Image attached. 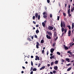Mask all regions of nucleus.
<instances>
[{"label": "nucleus", "instance_id": "obj_1", "mask_svg": "<svg viewBox=\"0 0 74 74\" xmlns=\"http://www.w3.org/2000/svg\"><path fill=\"white\" fill-rule=\"evenodd\" d=\"M61 27H63L64 28H65L66 27V25H65V24H64V22L61 21Z\"/></svg>", "mask_w": 74, "mask_h": 74}, {"label": "nucleus", "instance_id": "obj_2", "mask_svg": "<svg viewBox=\"0 0 74 74\" xmlns=\"http://www.w3.org/2000/svg\"><path fill=\"white\" fill-rule=\"evenodd\" d=\"M43 17L44 18H45V19H47V12H44L43 13Z\"/></svg>", "mask_w": 74, "mask_h": 74}, {"label": "nucleus", "instance_id": "obj_3", "mask_svg": "<svg viewBox=\"0 0 74 74\" xmlns=\"http://www.w3.org/2000/svg\"><path fill=\"white\" fill-rule=\"evenodd\" d=\"M61 30L62 32H64V33H66L67 32V29L66 28H64L62 27L61 28Z\"/></svg>", "mask_w": 74, "mask_h": 74}, {"label": "nucleus", "instance_id": "obj_4", "mask_svg": "<svg viewBox=\"0 0 74 74\" xmlns=\"http://www.w3.org/2000/svg\"><path fill=\"white\" fill-rule=\"evenodd\" d=\"M47 29L49 30H52L53 29V27L49 25Z\"/></svg>", "mask_w": 74, "mask_h": 74}, {"label": "nucleus", "instance_id": "obj_5", "mask_svg": "<svg viewBox=\"0 0 74 74\" xmlns=\"http://www.w3.org/2000/svg\"><path fill=\"white\" fill-rule=\"evenodd\" d=\"M36 58L35 59V60H40V58L38 56H36Z\"/></svg>", "mask_w": 74, "mask_h": 74}, {"label": "nucleus", "instance_id": "obj_6", "mask_svg": "<svg viewBox=\"0 0 74 74\" xmlns=\"http://www.w3.org/2000/svg\"><path fill=\"white\" fill-rule=\"evenodd\" d=\"M46 37L48 39H51V36H49L48 35H46Z\"/></svg>", "mask_w": 74, "mask_h": 74}, {"label": "nucleus", "instance_id": "obj_7", "mask_svg": "<svg viewBox=\"0 0 74 74\" xmlns=\"http://www.w3.org/2000/svg\"><path fill=\"white\" fill-rule=\"evenodd\" d=\"M58 69V67L57 66H56L54 67V70H57Z\"/></svg>", "mask_w": 74, "mask_h": 74}, {"label": "nucleus", "instance_id": "obj_8", "mask_svg": "<svg viewBox=\"0 0 74 74\" xmlns=\"http://www.w3.org/2000/svg\"><path fill=\"white\" fill-rule=\"evenodd\" d=\"M47 33L48 34L50 35V36H52V33H51V32H49L48 31H47Z\"/></svg>", "mask_w": 74, "mask_h": 74}, {"label": "nucleus", "instance_id": "obj_9", "mask_svg": "<svg viewBox=\"0 0 74 74\" xmlns=\"http://www.w3.org/2000/svg\"><path fill=\"white\" fill-rule=\"evenodd\" d=\"M53 51H54V49H50V52L51 53H53Z\"/></svg>", "mask_w": 74, "mask_h": 74}, {"label": "nucleus", "instance_id": "obj_10", "mask_svg": "<svg viewBox=\"0 0 74 74\" xmlns=\"http://www.w3.org/2000/svg\"><path fill=\"white\" fill-rule=\"evenodd\" d=\"M55 58V56H52L50 57V59H54Z\"/></svg>", "mask_w": 74, "mask_h": 74}, {"label": "nucleus", "instance_id": "obj_11", "mask_svg": "<svg viewBox=\"0 0 74 74\" xmlns=\"http://www.w3.org/2000/svg\"><path fill=\"white\" fill-rule=\"evenodd\" d=\"M45 66H43L40 69V70H42L43 69H45Z\"/></svg>", "mask_w": 74, "mask_h": 74}, {"label": "nucleus", "instance_id": "obj_12", "mask_svg": "<svg viewBox=\"0 0 74 74\" xmlns=\"http://www.w3.org/2000/svg\"><path fill=\"white\" fill-rule=\"evenodd\" d=\"M35 16L36 18H37V17H38V13H35Z\"/></svg>", "mask_w": 74, "mask_h": 74}, {"label": "nucleus", "instance_id": "obj_13", "mask_svg": "<svg viewBox=\"0 0 74 74\" xmlns=\"http://www.w3.org/2000/svg\"><path fill=\"white\" fill-rule=\"evenodd\" d=\"M57 36V33H56V32H55L54 33V37H56Z\"/></svg>", "mask_w": 74, "mask_h": 74}, {"label": "nucleus", "instance_id": "obj_14", "mask_svg": "<svg viewBox=\"0 0 74 74\" xmlns=\"http://www.w3.org/2000/svg\"><path fill=\"white\" fill-rule=\"evenodd\" d=\"M42 25L43 27H45V24L44 22H42Z\"/></svg>", "mask_w": 74, "mask_h": 74}, {"label": "nucleus", "instance_id": "obj_15", "mask_svg": "<svg viewBox=\"0 0 74 74\" xmlns=\"http://www.w3.org/2000/svg\"><path fill=\"white\" fill-rule=\"evenodd\" d=\"M74 10V7H73L71 10V12H73Z\"/></svg>", "mask_w": 74, "mask_h": 74}, {"label": "nucleus", "instance_id": "obj_16", "mask_svg": "<svg viewBox=\"0 0 74 74\" xmlns=\"http://www.w3.org/2000/svg\"><path fill=\"white\" fill-rule=\"evenodd\" d=\"M70 13V9H69L68 10V14H69Z\"/></svg>", "mask_w": 74, "mask_h": 74}, {"label": "nucleus", "instance_id": "obj_17", "mask_svg": "<svg viewBox=\"0 0 74 74\" xmlns=\"http://www.w3.org/2000/svg\"><path fill=\"white\" fill-rule=\"evenodd\" d=\"M66 61H68V62H70V59H69V58H66Z\"/></svg>", "mask_w": 74, "mask_h": 74}, {"label": "nucleus", "instance_id": "obj_18", "mask_svg": "<svg viewBox=\"0 0 74 74\" xmlns=\"http://www.w3.org/2000/svg\"><path fill=\"white\" fill-rule=\"evenodd\" d=\"M71 69V67H69L67 69V71H70Z\"/></svg>", "mask_w": 74, "mask_h": 74}, {"label": "nucleus", "instance_id": "obj_19", "mask_svg": "<svg viewBox=\"0 0 74 74\" xmlns=\"http://www.w3.org/2000/svg\"><path fill=\"white\" fill-rule=\"evenodd\" d=\"M67 27H68L69 30H71V27L70 25H68L67 26Z\"/></svg>", "mask_w": 74, "mask_h": 74}, {"label": "nucleus", "instance_id": "obj_20", "mask_svg": "<svg viewBox=\"0 0 74 74\" xmlns=\"http://www.w3.org/2000/svg\"><path fill=\"white\" fill-rule=\"evenodd\" d=\"M44 40H42L41 41V43L42 44L44 43Z\"/></svg>", "mask_w": 74, "mask_h": 74}, {"label": "nucleus", "instance_id": "obj_21", "mask_svg": "<svg viewBox=\"0 0 74 74\" xmlns=\"http://www.w3.org/2000/svg\"><path fill=\"white\" fill-rule=\"evenodd\" d=\"M64 49H66V50H67L68 49H69L68 47L66 46L64 47Z\"/></svg>", "mask_w": 74, "mask_h": 74}, {"label": "nucleus", "instance_id": "obj_22", "mask_svg": "<svg viewBox=\"0 0 74 74\" xmlns=\"http://www.w3.org/2000/svg\"><path fill=\"white\" fill-rule=\"evenodd\" d=\"M27 40L29 41H32V40L30 39L29 38H27Z\"/></svg>", "mask_w": 74, "mask_h": 74}, {"label": "nucleus", "instance_id": "obj_23", "mask_svg": "<svg viewBox=\"0 0 74 74\" xmlns=\"http://www.w3.org/2000/svg\"><path fill=\"white\" fill-rule=\"evenodd\" d=\"M55 64H58V61L56 60L55 62Z\"/></svg>", "mask_w": 74, "mask_h": 74}, {"label": "nucleus", "instance_id": "obj_24", "mask_svg": "<svg viewBox=\"0 0 74 74\" xmlns=\"http://www.w3.org/2000/svg\"><path fill=\"white\" fill-rule=\"evenodd\" d=\"M53 64H54V62H52L51 63V66H53Z\"/></svg>", "mask_w": 74, "mask_h": 74}, {"label": "nucleus", "instance_id": "obj_25", "mask_svg": "<svg viewBox=\"0 0 74 74\" xmlns=\"http://www.w3.org/2000/svg\"><path fill=\"white\" fill-rule=\"evenodd\" d=\"M56 70H54L53 71V73H54V74H56Z\"/></svg>", "mask_w": 74, "mask_h": 74}, {"label": "nucleus", "instance_id": "obj_26", "mask_svg": "<svg viewBox=\"0 0 74 74\" xmlns=\"http://www.w3.org/2000/svg\"><path fill=\"white\" fill-rule=\"evenodd\" d=\"M32 71H37V69H36V68H34V69H33V70H32Z\"/></svg>", "mask_w": 74, "mask_h": 74}, {"label": "nucleus", "instance_id": "obj_27", "mask_svg": "<svg viewBox=\"0 0 74 74\" xmlns=\"http://www.w3.org/2000/svg\"><path fill=\"white\" fill-rule=\"evenodd\" d=\"M38 20H40V15H38Z\"/></svg>", "mask_w": 74, "mask_h": 74}, {"label": "nucleus", "instance_id": "obj_28", "mask_svg": "<svg viewBox=\"0 0 74 74\" xmlns=\"http://www.w3.org/2000/svg\"><path fill=\"white\" fill-rule=\"evenodd\" d=\"M71 64V63L69 64H66V65L67 66H70Z\"/></svg>", "mask_w": 74, "mask_h": 74}, {"label": "nucleus", "instance_id": "obj_29", "mask_svg": "<svg viewBox=\"0 0 74 74\" xmlns=\"http://www.w3.org/2000/svg\"><path fill=\"white\" fill-rule=\"evenodd\" d=\"M36 33H39V31L38 30H37L36 31Z\"/></svg>", "mask_w": 74, "mask_h": 74}, {"label": "nucleus", "instance_id": "obj_30", "mask_svg": "<svg viewBox=\"0 0 74 74\" xmlns=\"http://www.w3.org/2000/svg\"><path fill=\"white\" fill-rule=\"evenodd\" d=\"M35 18H36V17L35 16H34L32 17V18H33V20H34V19H35Z\"/></svg>", "mask_w": 74, "mask_h": 74}, {"label": "nucleus", "instance_id": "obj_31", "mask_svg": "<svg viewBox=\"0 0 74 74\" xmlns=\"http://www.w3.org/2000/svg\"><path fill=\"white\" fill-rule=\"evenodd\" d=\"M57 54H58V55H60V53L59 52H57Z\"/></svg>", "mask_w": 74, "mask_h": 74}, {"label": "nucleus", "instance_id": "obj_32", "mask_svg": "<svg viewBox=\"0 0 74 74\" xmlns=\"http://www.w3.org/2000/svg\"><path fill=\"white\" fill-rule=\"evenodd\" d=\"M55 44H56V43H53V47H54L55 46Z\"/></svg>", "mask_w": 74, "mask_h": 74}, {"label": "nucleus", "instance_id": "obj_33", "mask_svg": "<svg viewBox=\"0 0 74 74\" xmlns=\"http://www.w3.org/2000/svg\"><path fill=\"white\" fill-rule=\"evenodd\" d=\"M63 15L64 16H66V14L65 13H63Z\"/></svg>", "mask_w": 74, "mask_h": 74}, {"label": "nucleus", "instance_id": "obj_34", "mask_svg": "<svg viewBox=\"0 0 74 74\" xmlns=\"http://www.w3.org/2000/svg\"><path fill=\"white\" fill-rule=\"evenodd\" d=\"M31 66H33V62L32 61H31Z\"/></svg>", "mask_w": 74, "mask_h": 74}, {"label": "nucleus", "instance_id": "obj_35", "mask_svg": "<svg viewBox=\"0 0 74 74\" xmlns=\"http://www.w3.org/2000/svg\"><path fill=\"white\" fill-rule=\"evenodd\" d=\"M58 36H57L56 37V38H55L54 39V41H56V40H57V39H58Z\"/></svg>", "mask_w": 74, "mask_h": 74}, {"label": "nucleus", "instance_id": "obj_36", "mask_svg": "<svg viewBox=\"0 0 74 74\" xmlns=\"http://www.w3.org/2000/svg\"><path fill=\"white\" fill-rule=\"evenodd\" d=\"M59 18H60V17L59 16H58L57 20L59 21Z\"/></svg>", "mask_w": 74, "mask_h": 74}, {"label": "nucleus", "instance_id": "obj_37", "mask_svg": "<svg viewBox=\"0 0 74 74\" xmlns=\"http://www.w3.org/2000/svg\"><path fill=\"white\" fill-rule=\"evenodd\" d=\"M38 45H36V47L38 49L39 48V47H38Z\"/></svg>", "mask_w": 74, "mask_h": 74}, {"label": "nucleus", "instance_id": "obj_38", "mask_svg": "<svg viewBox=\"0 0 74 74\" xmlns=\"http://www.w3.org/2000/svg\"><path fill=\"white\" fill-rule=\"evenodd\" d=\"M32 70H33V67H31V68L30 71H32Z\"/></svg>", "mask_w": 74, "mask_h": 74}, {"label": "nucleus", "instance_id": "obj_39", "mask_svg": "<svg viewBox=\"0 0 74 74\" xmlns=\"http://www.w3.org/2000/svg\"><path fill=\"white\" fill-rule=\"evenodd\" d=\"M36 45H40V44H39V43L38 42H36Z\"/></svg>", "mask_w": 74, "mask_h": 74}, {"label": "nucleus", "instance_id": "obj_40", "mask_svg": "<svg viewBox=\"0 0 74 74\" xmlns=\"http://www.w3.org/2000/svg\"><path fill=\"white\" fill-rule=\"evenodd\" d=\"M47 1L48 3H50V0H47Z\"/></svg>", "mask_w": 74, "mask_h": 74}, {"label": "nucleus", "instance_id": "obj_41", "mask_svg": "<svg viewBox=\"0 0 74 74\" xmlns=\"http://www.w3.org/2000/svg\"><path fill=\"white\" fill-rule=\"evenodd\" d=\"M68 16L70 17L71 16V14L70 13L68 14Z\"/></svg>", "mask_w": 74, "mask_h": 74}, {"label": "nucleus", "instance_id": "obj_42", "mask_svg": "<svg viewBox=\"0 0 74 74\" xmlns=\"http://www.w3.org/2000/svg\"><path fill=\"white\" fill-rule=\"evenodd\" d=\"M48 54H49V51H47V55L48 56Z\"/></svg>", "mask_w": 74, "mask_h": 74}, {"label": "nucleus", "instance_id": "obj_43", "mask_svg": "<svg viewBox=\"0 0 74 74\" xmlns=\"http://www.w3.org/2000/svg\"><path fill=\"white\" fill-rule=\"evenodd\" d=\"M42 51V53H44V50H43Z\"/></svg>", "mask_w": 74, "mask_h": 74}, {"label": "nucleus", "instance_id": "obj_44", "mask_svg": "<svg viewBox=\"0 0 74 74\" xmlns=\"http://www.w3.org/2000/svg\"><path fill=\"white\" fill-rule=\"evenodd\" d=\"M50 18H51L52 17V14H50Z\"/></svg>", "mask_w": 74, "mask_h": 74}, {"label": "nucleus", "instance_id": "obj_45", "mask_svg": "<svg viewBox=\"0 0 74 74\" xmlns=\"http://www.w3.org/2000/svg\"><path fill=\"white\" fill-rule=\"evenodd\" d=\"M38 67H40V65H41V64L39 63L38 64Z\"/></svg>", "mask_w": 74, "mask_h": 74}, {"label": "nucleus", "instance_id": "obj_46", "mask_svg": "<svg viewBox=\"0 0 74 74\" xmlns=\"http://www.w3.org/2000/svg\"><path fill=\"white\" fill-rule=\"evenodd\" d=\"M71 36V34L68 33V36Z\"/></svg>", "mask_w": 74, "mask_h": 74}, {"label": "nucleus", "instance_id": "obj_47", "mask_svg": "<svg viewBox=\"0 0 74 74\" xmlns=\"http://www.w3.org/2000/svg\"><path fill=\"white\" fill-rule=\"evenodd\" d=\"M58 5L59 7H60V2L58 3Z\"/></svg>", "mask_w": 74, "mask_h": 74}, {"label": "nucleus", "instance_id": "obj_48", "mask_svg": "<svg viewBox=\"0 0 74 74\" xmlns=\"http://www.w3.org/2000/svg\"><path fill=\"white\" fill-rule=\"evenodd\" d=\"M35 38H37V36L36 35H35Z\"/></svg>", "mask_w": 74, "mask_h": 74}, {"label": "nucleus", "instance_id": "obj_49", "mask_svg": "<svg viewBox=\"0 0 74 74\" xmlns=\"http://www.w3.org/2000/svg\"><path fill=\"white\" fill-rule=\"evenodd\" d=\"M33 23H34V24H36V22L33 21Z\"/></svg>", "mask_w": 74, "mask_h": 74}, {"label": "nucleus", "instance_id": "obj_50", "mask_svg": "<svg viewBox=\"0 0 74 74\" xmlns=\"http://www.w3.org/2000/svg\"><path fill=\"white\" fill-rule=\"evenodd\" d=\"M33 71H32L31 72L30 74H33Z\"/></svg>", "mask_w": 74, "mask_h": 74}, {"label": "nucleus", "instance_id": "obj_51", "mask_svg": "<svg viewBox=\"0 0 74 74\" xmlns=\"http://www.w3.org/2000/svg\"><path fill=\"white\" fill-rule=\"evenodd\" d=\"M68 33H71V30H69V31Z\"/></svg>", "mask_w": 74, "mask_h": 74}, {"label": "nucleus", "instance_id": "obj_52", "mask_svg": "<svg viewBox=\"0 0 74 74\" xmlns=\"http://www.w3.org/2000/svg\"><path fill=\"white\" fill-rule=\"evenodd\" d=\"M68 8H69V9H70V4L69 5V6Z\"/></svg>", "mask_w": 74, "mask_h": 74}, {"label": "nucleus", "instance_id": "obj_53", "mask_svg": "<svg viewBox=\"0 0 74 74\" xmlns=\"http://www.w3.org/2000/svg\"><path fill=\"white\" fill-rule=\"evenodd\" d=\"M54 27V29L53 31H56V28L55 27Z\"/></svg>", "mask_w": 74, "mask_h": 74}, {"label": "nucleus", "instance_id": "obj_54", "mask_svg": "<svg viewBox=\"0 0 74 74\" xmlns=\"http://www.w3.org/2000/svg\"><path fill=\"white\" fill-rule=\"evenodd\" d=\"M47 66L48 67H49V66H50V64H47Z\"/></svg>", "mask_w": 74, "mask_h": 74}, {"label": "nucleus", "instance_id": "obj_55", "mask_svg": "<svg viewBox=\"0 0 74 74\" xmlns=\"http://www.w3.org/2000/svg\"><path fill=\"white\" fill-rule=\"evenodd\" d=\"M45 9L46 10H47V7L46 6H45Z\"/></svg>", "mask_w": 74, "mask_h": 74}, {"label": "nucleus", "instance_id": "obj_56", "mask_svg": "<svg viewBox=\"0 0 74 74\" xmlns=\"http://www.w3.org/2000/svg\"><path fill=\"white\" fill-rule=\"evenodd\" d=\"M64 34V32H62V36H63Z\"/></svg>", "mask_w": 74, "mask_h": 74}, {"label": "nucleus", "instance_id": "obj_57", "mask_svg": "<svg viewBox=\"0 0 74 74\" xmlns=\"http://www.w3.org/2000/svg\"><path fill=\"white\" fill-rule=\"evenodd\" d=\"M65 7H67V3H66L65 4Z\"/></svg>", "mask_w": 74, "mask_h": 74}, {"label": "nucleus", "instance_id": "obj_58", "mask_svg": "<svg viewBox=\"0 0 74 74\" xmlns=\"http://www.w3.org/2000/svg\"><path fill=\"white\" fill-rule=\"evenodd\" d=\"M36 27H38V25H36Z\"/></svg>", "mask_w": 74, "mask_h": 74}, {"label": "nucleus", "instance_id": "obj_59", "mask_svg": "<svg viewBox=\"0 0 74 74\" xmlns=\"http://www.w3.org/2000/svg\"><path fill=\"white\" fill-rule=\"evenodd\" d=\"M52 55H53V54L51 53L50 54V56H52Z\"/></svg>", "mask_w": 74, "mask_h": 74}, {"label": "nucleus", "instance_id": "obj_60", "mask_svg": "<svg viewBox=\"0 0 74 74\" xmlns=\"http://www.w3.org/2000/svg\"><path fill=\"white\" fill-rule=\"evenodd\" d=\"M70 51H68V53H70Z\"/></svg>", "mask_w": 74, "mask_h": 74}, {"label": "nucleus", "instance_id": "obj_61", "mask_svg": "<svg viewBox=\"0 0 74 74\" xmlns=\"http://www.w3.org/2000/svg\"><path fill=\"white\" fill-rule=\"evenodd\" d=\"M22 68L23 69H25V67L23 66H22Z\"/></svg>", "mask_w": 74, "mask_h": 74}, {"label": "nucleus", "instance_id": "obj_62", "mask_svg": "<svg viewBox=\"0 0 74 74\" xmlns=\"http://www.w3.org/2000/svg\"><path fill=\"white\" fill-rule=\"evenodd\" d=\"M50 73L51 74H53V73H52V72L51 71L50 72Z\"/></svg>", "mask_w": 74, "mask_h": 74}, {"label": "nucleus", "instance_id": "obj_63", "mask_svg": "<svg viewBox=\"0 0 74 74\" xmlns=\"http://www.w3.org/2000/svg\"><path fill=\"white\" fill-rule=\"evenodd\" d=\"M64 60H62V62H64Z\"/></svg>", "mask_w": 74, "mask_h": 74}, {"label": "nucleus", "instance_id": "obj_64", "mask_svg": "<svg viewBox=\"0 0 74 74\" xmlns=\"http://www.w3.org/2000/svg\"><path fill=\"white\" fill-rule=\"evenodd\" d=\"M31 58H33V56H31Z\"/></svg>", "mask_w": 74, "mask_h": 74}]
</instances>
